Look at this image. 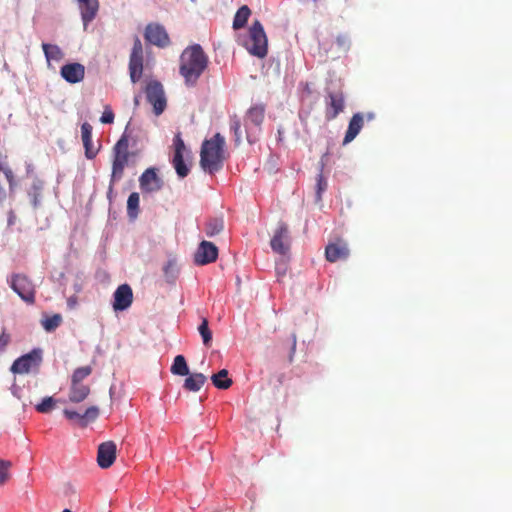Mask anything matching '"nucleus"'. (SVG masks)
<instances>
[{
  "instance_id": "1",
  "label": "nucleus",
  "mask_w": 512,
  "mask_h": 512,
  "mask_svg": "<svg viewBox=\"0 0 512 512\" xmlns=\"http://www.w3.org/2000/svg\"><path fill=\"white\" fill-rule=\"evenodd\" d=\"M179 73L187 86H195L207 69L209 58L199 44L186 47L180 55Z\"/></svg>"
},
{
  "instance_id": "2",
  "label": "nucleus",
  "mask_w": 512,
  "mask_h": 512,
  "mask_svg": "<svg viewBox=\"0 0 512 512\" xmlns=\"http://www.w3.org/2000/svg\"><path fill=\"white\" fill-rule=\"evenodd\" d=\"M225 139L220 133L203 141L200 151V166L209 173L214 174L222 169L225 160Z\"/></svg>"
},
{
  "instance_id": "3",
  "label": "nucleus",
  "mask_w": 512,
  "mask_h": 512,
  "mask_svg": "<svg viewBox=\"0 0 512 512\" xmlns=\"http://www.w3.org/2000/svg\"><path fill=\"white\" fill-rule=\"evenodd\" d=\"M129 139L124 133L113 147L112 173L109 185V194L113 191V185L123 176L124 169L129 161Z\"/></svg>"
},
{
  "instance_id": "4",
  "label": "nucleus",
  "mask_w": 512,
  "mask_h": 512,
  "mask_svg": "<svg viewBox=\"0 0 512 512\" xmlns=\"http://www.w3.org/2000/svg\"><path fill=\"white\" fill-rule=\"evenodd\" d=\"M243 46L247 51L258 58L266 57L268 53V39L264 27L259 20H254L248 30V37Z\"/></svg>"
},
{
  "instance_id": "5",
  "label": "nucleus",
  "mask_w": 512,
  "mask_h": 512,
  "mask_svg": "<svg viewBox=\"0 0 512 512\" xmlns=\"http://www.w3.org/2000/svg\"><path fill=\"white\" fill-rule=\"evenodd\" d=\"M7 282L10 288L27 304L35 303L36 288L33 281L23 273H13Z\"/></svg>"
},
{
  "instance_id": "6",
  "label": "nucleus",
  "mask_w": 512,
  "mask_h": 512,
  "mask_svg": "<svg viewBox=\"0 0 512 512\" xmlns=\"http://www.w3.org/2000/svg\"><path fill=\"white\" fill-rule=\"evenodd\" d=\"M265 117V106L262 104L252 106L246 113L244 126L246 139L249 143H255L258 139L261 125Z\"/></svg>"
},
{
  "instance_id": "7",
  "label": "nucleus",
  "mask_w": 512,
  "mask_h": 512,
  "mask_svg": "<svg viewBox=\"0 0 512 512\" xmlns=\"http://www.w3.org/2000/svg\"><path fill=\"white\" fill-rule=\"evenodd\" d=\"M147 101L153 106L156 116L161 115L167 107V99L163 85L157 80H151L145 88Z\"/></svg>"
},
{
  "instance_id": "8",
  "label": "nucleus",
  "mask_w": 512,
  "mask_h": 512,
  "mask_svg": "<svg viewBox=\"0 0 512 512\" xmlns=\"http://www.w3.org/2000/svg\"><path fill=\"white\" fill-rule=\"evenodd\" d=\"M325 118L327 121L334 120L345 109V95L342 89L326 90Z\"/></svg>"
},
{
  "instance_id": "9",
  "label": "nucleus",
  "mask_w": 512,
  "mask_h": 512,
  "mask_svg": "<svg viewBox=\"0 0 512 512\" xmlns=\"http://www.w3.org/2000/svg\"><path fill=\"white\" fill-rule=\"evenodd\" d=\"M41 362L42 351L40 349H33L31 352L16 359L10 370L15 374H26L33 369H38Z\"/></svg>"
},
{
  "instance_id": "10",
  "label": "nucleus",
  "mask_w": 512,
  "mask_h": 512,
  "mask_svg": "<svg viewBox=\"0 0 512 512\" xmlns=\"http://www.w3.org/2000/svg\"><path fill=\"white\" fill-rule=\"evenodd\" d=\"M145 39L149 43L164 48L170 44V38L165 30V28L156 23H150L146 26L145 29Z\"/></svg>"
},
{
  "instance_id": "11",
  "label": "nucleus",
  "mask_w": 512,
  "mask_h": 512,
  "mask_svg": "<svg viewBox=\"0 0 512 512\" xmlns=\"http://www.w3.org/2000/svg\"><path fill=\"white\" fill-rule=\"evenodd\" d=\"M271 248L274 252L285 255L290 249L289 231L285 223H280L272 239Z\"/></svg>"
},
{
  "instance_id": "12",
  "label": "nucleus",
  "mask_w": 512,
  "mask_h": 512,
  "mask_svg": "<svg viewBox=\"0 0 512 512\" xmlns=\"http://www.w3.org/2000/svg\"><path fill=\"white\" fill-rule=\"evenodd\" d=\"M218 257V248L209 241H202L195 253L194 261L198 265L215 262Z\"/></svg>"
},
{
  "instance_id": "13",
  "label": "nucleus",
  "mask_w": 512,
  "mask_h": 512,
  "mask_svg": "<svg viewBox=\"0 0 512 512\" xmlns=\"http://www.w3.org/2000/svg\"><path fill=\"white\" fill-rule=\"evenodd\" d=\"M350 254L347 243L342 239H337L329 243L325 248V257L329 262L346 260Z\"/></svg>"
},
{
  "instance_id": "14",
  "label": "nucleus",
  "mask_w": 512,
  "mask_h": 512,
  "mask_svg": "<svg viewBox=\"0 0 512 512\" xmlns=\"http://www.w3.org/2000/svg\"><path fill=\"white\" fill-rule=\"evenodd\" d=\"M117 447L113 441H106L99 445L97 452V463L103 468L107 469L114 463L116 459Z\"/></svg>"
},
{
  "instance_id": "15",
  "label": "nucleus",
  "mask_w": 512,
  "mask_h": 512,
  "mask_svg": "<svg viewBox=\"0 0 512 512\" xmlns=\"http://www.w3.org/2000/svg\"><path fill=\"white\" fill-rule=\"evenodd\" d=\"M113 298V309L115 311L126 310L133 302V291L128 284H122L115 290Z\"/></svg>"
},
{
  "instance_id": "16",
  "label": "nucleus",
  "mask_w": 512,
  "mask_h": 512,
  "mask_svg": "<svg viewBox=\"0 0 512 512\" xmlns=\"http://www.w3.org/2000/svg\"><path fill=\"white\" fill-rule=\"evenodd\" d=\"M63 413L68 420L76 421L81 427H85L98 418L99 409L97 406H90L83 414L70 409H65Z\"/></svg>"
},
{
  "instance_id": "17",
  "label": "nucleus",
  "mask_w": 512,
  "mask_h": 512,
  "mask_svg": "<svg viewBox=\"0 0 512 512\" xmlns=\"http://www.w3.org/2000/svg\"><path fill=\"white\" fill-rule=\"evenodd\" d=\"M140 188L144 192H156L162 188V180L156 173V169L148 168L139 178Z\"/></svg>"
},
{
  "instance_id": "18",
  "label": "nucleus",
  "mask_w": 512,
  "mask_h": 512,
  "mask_svg": "<svg viewBox=\"0 0 512 512\" xmlns=\"http://www.w3.org/2000/svg\"><path fill=\"white\" fill-rule=\"evenodd\" d=\"M60 74L68 83H79L85 77V67L77 62L65 64L61 67Z\"/></svg>"
},
{
  "instance_id": "19",
  "label": "nucleus",
  "mask_w": 512,
  "mask_h": 512,
  "mask_svg": "<svg viewBox=\"0 0 512 512\" xmlns=\"http://www.w3.org/2000/svg\"><path fill=\"white\" fill-rule=\"evenodd\" d=\"M82 21L86 27L97 15L99 9L98 0H78Z\"/></svg>"
},
{
  "instance_id": "20",
  "label": "nucleus",
  "mask_w": 512,
  "mask_h": 512,
  "mask_svg": "<svg viewBox=\"0 0 512 512\" xmlns=\"http://www.w3.org/2000/svg\"><path fill=\"white\" fill-rule=\"evenodd\" d=\"M92 126L85 122L81 125V138L85 148V156L87 159H94L98 153V149L92 143Z\"/></svg>"
},
{
  "instance_id": "21",
  "label": "nucleus",
  "mask_w": 512,
  "mask_h": 512,
  "mask_svg": "<svg viewBox=\"0 0 512 512\" xmlns=\"http://www.w3.org/2000/svg\"><path fill=\"white\" fill-rule=\"evenodd\" d=\"M364 124V117L361 113H355L349 121L348 129L346 131L343 144H348L353 141L361 131Z\"/></svg>"
},
{
  "instance_id": "22",
  "label": "nucleus",
  "mask_w": 512,
  "mask_h": 512,
  "mask_svg": "<svg viewBox=\"0 0 512 512\" xmlns=\"http://www.w3.org/2000/svg\"><path fill=\"white\" fill-rule=\"evenodd\" d=\"M90 394V387L83 383H71L69 389V401L72 403H80L84 401Z\"/></svg>"
},
{
  "instance_id": "23",
  "label": "nucleus",
  "mask_w": 512,
  "mask_h": 512,
  "mask_svg": "<svg viewBox=\"0 0 512 512\" xmlns=\"http://www.w3.org/2000/svg\"><path fill=\"white\" fill-rule=\"evenodd\" d=\"M207 378L202 373H192L184 380V389L192 392L199 391L205 384Z\"/></svg>"
},
{
  "instance_id": "24",
  "label": "nucleus",
  "mask_w": 512,
  "mask_h": 512,
  "mask_svg": "<svg viewBox=\"0 0 512 512\" xmlns=\"http://www.w3.org/2000/svg\"><path fill=\"white\" fill-rule=\"evenodd\" d=\"M143 73V57H130L129 59V75L132 83L140 80Z\"/></svg>"
},
{
  "instance_id": "25",
  "label": "nucleus",
  "mask_w": 512,
  "mask_h": 512,
  "mask_svg": "<svg viewBox=\"0 0 512 512\" xmlns=\"http://www.w3.org/2000/svg\"><path fill=\"white\" fill-rule=\"evenodd\" d=\"M250 16H251L250 8L247 5L241 6L237 10V12L234 16L233 24H232L233 29L239 30V29L243 28L247 24Z\"/></svg>"
},
{
  "instance_id": "26",
  "label": "nucleus",
  "mask_w": 512,
  "mask_h": 512,
  "mask_svg": "<svg viewBox=\"0 0 512 512\" xmlns=\"http://www.w3.org/2000/svg\"><path fill=\"white\" fill-rule=\"evenodd\" d=\"M212 383L218 389H228L232 385V380L228 377V371L226 369L220 370L218 373L212 375Z\"/></svg>"
},
{
  "instance_id": "27",
  "label": "nucleus",
  "mask_w": 512,
  "mask_h": 512,
  "mask_svg": "<svg viewBox=\"0 0 512 512\" xmlns=\"http://www.w3.org/2000/svg\"><path fill=\"white\" fill-rule=\"evenodd\" d=\"M171 373L179 376L189 375V368L186 359L183 355H177L171 366Z\"/></svg>"
},
{
  "instance_id": "28",
  "label": "nucleus",
  "mask_w": 512,
  "mask_h": 512,
  "mask_svg": "<svg viewBox=\"0 0 512 512\" xmlns=\"http://www.w3.org/2000/svg\"><path fill=\"white\" fill-rule=\"evenodd\" d=\"M140 197L137 192H132L127 200V214L130 219L134 220L139 214Z\"/></svg>"
},
{
  "instance_id": "29",
  "label": "nucleus",
  "mask_w": 512,
  "mask_h": 512,
  "mask_svg": "<svg viewBox=\"0 0 512 512\" xmlns=\"http://www.w3.org/2000/svg\"><path fill=\"white\" fill-rule=\"evenodd\" d=\"M42 49L48 62L51 60L59 61L63 57V53L57 45L43 43Z\"/></svg>"
},
{
  "instance_id": "30",
  "label": "nucleus",
  "mask_w": 512,
  "mask_h": 512,
  "mask_svg": "<svg viewBox=\"0 0 512 512\" xmlns=\"http://www.w3.org/2000/svg\"><path fill=\"white\" fill-rule=\"evenodd\" d=\"M224 229V221L219 218L210 219L205 227V232L208 237L218 235Z\"/></svg>"
},
{
  "instance_id": "31",
  "label": "nucleus",
  "mask_w": 512,
  "mask_h": 512,
  "mask_svg": "<svg viewBox=\"0 0 512 512\" xmlns=\"http://www.w3.org/2000/svg\"><path fill=\"white\" fill-rule=\"evenodd\" d=\"M172 163L179 177L184 178L189 174L190 169L185 164L183 155H173Z\"/></svg>"
},
{
  "instance_id": "32",
  "label": "nucleus",
  "mask_w": 512,
  "mask_h": 512,
  "mask_svg": "<svg viewBox=\"0 0 512 512\" xmlns=\"http://www.w3.org/2000/svg\"><path fill=\"white\" fill-rule=\"evenodd\" d=\"M62 322V317L60 314H54L50 317H47L42 320V326L47 332L54 331L57 327L60 326Z\"/></svg>"
},
{
  "instance_id": "33",
  "label": "nucleus",
  "mask_w": 512,
  "mask_h": 512,
  "mask_svg": "<svg viewBox=\"0 0 512 512\" xmlns=\"http://www.w3.org/2000/svg\"><path fill=\"white\" fill-rule=\"evenodd\" d=\"M44 182L36 179L31 185L30 196L32 197V205L36 208L39 205V198L43 189Z\"/></svg>"
},
{
  "instance_id": "34",
  "label": "nucleus",
  "mask_w": 512,
  "mask_h": 512,
  "mask_svg": "<svg viewBox=\"0 0 512 512\" xmlns=\"http://www.w3.org/2000/svg\"><path fill=\"white\" fill-rule=\"evenodd\" d=\"M92 373L91 366H83L74 370L71 383H82V381Z\"/></svg>"
},
{
  "instance_id": "35",
  "label": "nucleus",
  "mask_w": 512,
  "mask_h": 512,
  "mask_svg": "<svg viewBox=\"0 0 512 512\" xmlns=\"http://www.w3.org/2000/svg\"><path fill=\"white\" fill-rule=\"evenodd\" d=\"M198 331L203 339L204 345L210 346L212 341V332L209 329L208 320L206 318H203L201 324L198 327Z\"/></svg>"
},
{
  "instance_id": "36",
  "label": "nucleus",
  "mask_w": 512,
  "mask_h": 512,
  "mask_svg": "<svg viewBox=\"0 0 512 512\" xmlns=\"http://www.w3.org/2000/svg\"><path fill=\"white\" fill-rule=\"evenodd\" d=\"M230 129L234 133L235 142L240 143L243 135L241 131V121L236 115L232 116L230 119Z\"/></svg>"
},
{
  "instance_id": "37",
  "label": "nucleus",
  "mask_w": 512,
  "mask_h": 512,
  "mask_svg": "<svg viewBox=\"0 0 512 512\" xmlns=\"http://www.w3.org/2000/svg\"><path fill=\"white\" fill-rule=\"evenodd\" d=\"M55 404H56V400L53 397L48 396V397L43 398L41 403L36 405V410L39 413H49L50 411L53 410Z\"/></svg>"
},
{
  "instance_id": "38",
  "label": "nucleus",
  "mask_w": 512,
  "mask_h": 512,
  "mask_svg": "<svg viewBox=\"0 0 512 512\" xmlns=\"http://www.w3.org/2000/svg\"><path fill=\"white\" fill-rule=\"evenodd\" d=\"M12 463L9 460H0V486L4 485L10 478L9 469Z\"/></svg>"
},
{
  "instance_id": "39",
  "label": "nucleus",
  "mask_w": 512,
  "mask_h": 512,
  "mask_svg": "<svg viewBox=\"0 0 512 512\" xmlns=\"http://www.w3.org/2000/svg\"><path fill=\"white\" fill-rule=\"evenodd\" d=\"M174 155H184L186 146L181 137V133H177L173 139Z\"/></svg>"
},
{
  "instance_id": "40",
  "label": "nucleus",
  "mask_w": 512,
  "mask_h": 512,
  "mask_svg": "<svg viewBox=\"0 0 512 512\" xmlns=\"http://www.w3.org/2000/svg\"><path fill=\"white\" fill-rule=\"evenodd\" d=\"M351 41L345 34L338 35L336 38V45L339 51L347 52L350 48Z\"/></svg>"
},
{
  "instance_id": "41",
  "label": "nucleus",
  "mask_w": 512,
  "mask_h": 512,
  "mask_svg": "<svg viewBox=\"0 0 512 512\" xmlns=\"http://www.w3.org/2000/svg\"><path fill=\"white\" fill-rule=\"evenodd\" d=\"M0 171L3 172V174L5 175L8 183H9V187L10 189H12L14 186H16V181H15V177H14V173H13V170L12 168L9 166L8 163L4 164L3 166L0 167Z\"/></svg>"
},
{
  "instance_id": "42",
  "label": "nucleus",
  "mask_w": 512,
  "mask_h": 512,
  "mask_svg": "<svg viewBox=\"0 0 512 512\" xmlns=\"http://www.w3.org/2000/svg\"><path fill=\"white\" fill-rule=\"evenodd\" d=\"M114 113L109 105L104 107V111L100 118L101 123L103 124H112L114 122Z\"/></svg>"
},
{
  "instance_id": "43",
  "label": "nucleus",
  "mask_w": 512,
  "mask_h": 512,
  "mask_svg": "<svg viewBox=\"0 0 512 512\" xmlns=\"http://www.w3.org/2000/svg\"><path fill=\"white\" fill-rule=\"evenodd\" d=\"M130 57H143V47L140 39L135 38Z\"/></svg>"
},
{
  "instance_id": "44",
  "label": "nucleus",
  "mask_w": 512,
  "mask_h": 512,
  "mask_svg": "<svg viewBox=\"0 0 512 512\" xmlns=\"http://www.w3.org/2000/svg\"><path fill=\"white\" fill-rule=\"evenodd\" d=\"M316 188H317V197L320 199L321 198V193L323 191H325L326 188H327V181L323 177L322 173H319L318 176H317Z\"/></svg>"
},
{
  "instance_id": "45",
  "label": "nucleus",
  "mask_w": 512,
  "mask_h": 512,
  "mask_svg": "<svg viewBox=\"0 0 512 512\" xmlns=\"http://www.w3.org/2000/svg\"><path fill=\"white\" fill-rule=\"evenodd\" d=\"M67 303H68V306L70 308H74L76 306V304H77V298L76 297H70L68 299Z\"/></svg>"
},
{
  "instance_id": "46",
  "label": "nucleus",
  "mask_w": 512,
  "mask_h": 512,
  "mask_svg": "<svg viewBox=\"0 0 512 512\" xmlns=\"http://www.w3.org/2000/svg\"><path fill=\"white\" fill-rule=\"evenodd\" d=\"M7 163V156L0 154V167Z\"/></svg>"
},
{
  "instance_id": "47",
  "label": "nucleus",
  "mask_w": 512,
  "mask_h": 512,
  "mask_svg": "<svg viewBox=\"0 0 512 512\" xmlns=\"http://www.w3.org/2000/svg\"><path fill=\"white\" fill-rule=\"evenodd\" d=\"M296 348V336L293 335V343H292V351L294 352Z\"/></svg>"
},
{
  "instance_id": "48",
  "label": "nucleus",
  "mask_w": 512,
  "mask_h": 512,
  "mask_svg": "<svg viewBox=\"0 0 512 512\" xmlns=\"http://www.w3.org/2000/svg\"><path fill=\"white\" fill-rule=\"evenodd\" d=\"M368 120H372L374 118V115L372 113L367 114Z\"/></svg>"
},
{
  "instance_id": "49",
  "label": "nucleus",
  "mask_w": 512,
  "mask_h": 512,
  "mask_svg": "<svg viewBox=\"0 0 512 512\" xmlns=\"http://www.w3.org/2000/svg\"><path fill=\"white\" fill-rule=\"evenodd\" d=\"M0 343H3V340L0 339Z\"/></svg>"
},
{
  "instance_id": "50",
  "label": "nucleus",
  "mask_w": 512,
  "mask_h": 512,
  "mask_svg": "<svg viewBox=\"0 0 512 512\" xmlns=\"http://www.w3.org/2000/svg\"><path fill=\"white\" fill-rule=\"evenodd\" d=\"M0 343H3V340L0 339Z\"/></svg>"
}]
</instances>
